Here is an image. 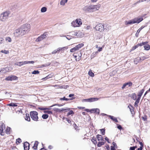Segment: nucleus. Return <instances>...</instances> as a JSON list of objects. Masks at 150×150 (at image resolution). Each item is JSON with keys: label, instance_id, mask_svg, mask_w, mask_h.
Returning <instances> with one entry per match:
<instances>
[{"label": "nucleus", "instance_id": "f257e3e1", "mask_svg": "<svg viewBox=\"0 0 150 150\" xmlns=\"http://www.w3.org/2000/svg\"><path fill=\"white\" fill-rule=\"evenodd\" d=\"M143 20L142 18H135L128 21H126L125 22L126 25H128L135 23H139Z\"/></svg>", "mask_w": 150, "mask_h": 150}, {"label": "nucleus", "instance_id": "f03ea898", "mask_svg": "<svg viewBox=\"0 0 150 150\" xmlns=\"http://www.w3.org/2000/svg\"><path fill=\"white\" fill-rule=\"evenodd\" d=\"M13 34L14 36L16 37H21L25 35L21 28L16 30Z\"/></svg>", "mask_w": 150, "mask_h": 150}, {"label": "nucleus", "instance_id": "7ed1b4c3", "mask_svg": "<svg viewBox=\"0 0 150 150\" xmlns=\"http://www.w3.org/2000/svg\"><path fill=\"white\" fill-rule=\"evenodd\" d=\"M21 28L25 35L30 30L31 26L30 24H25L23 25Z\"/></svg>", "mask_w": 150, "mask_h": 150}, {"label": "nucleus", "instance_id": "20e7f679", "mask_svg": "<svg viewBox=\"0 0 150 150\" xmlns=\"http://www.w3.org/2000/svg\"><path fill=\"white\" fill-rule=\"evenodd\" d=\"M100 6V4L95 5H91L88 7L87 10L89 11H96L99 10Z\"/></svg>", "mask_w": 150, "mask_h": 150}, {"label": "nucleus", "instance_id": "39448f33", "mask_svg": "<svg viewBox=\"0 0 150 150\" xmlns=\"http://www.w3.org/2000/svg\"><path fill=\"white\" fill-rule=\"evenodd\" d=\"M73 55L76 62L79 61L82 59V54L80 51L74 52L73 53Z\"/></svg>", "mask_w": 150, "mask_h": 150}, {"label": "nucleus", "instance_id": "423d86ee", "mask_svg": "<svg viewBox=\"0 0 150 150\" xmlns=\"http://www.w3.org/2000/svg\"><path fill=\"white\" fill-rule=\"evenodd\" d=\"M82 24V21L81 19L78 18L71 23L72 25L74 27L80 26Z\"/></svg>", "mask_w": 150, "mask_h": 150}, {"label": "nucleus", "instance_id": "0eeeda50", "mask_svg": "<svg viewBox=\"0 0 150 150\" xmlns=\"http://www.w3.org/2000/svg\"><path fill=\"white\" fill-rule=\"evenodd\" d=\"M38 112L35 111H31L30 112V115L32 119L36 121H37L38 120Z\"/></svg>", "mask_w": 150, "mask_h": 150}, {"label": "nucleus", "instance_id": "6e6552de", "mask_svg": "<svg viewBox=\"0 0 150 150\" xmlns=\"http://www.w3.org/2000/svg\"><path fill=\"white\" fill-rule=\"evenodd\" d=\"M84 45L83 43L79 44L76 46L74 47L71 49L70 50V52H74L80 49L83 47Z\"/></svg>", "mask_w": 150, "mask_h": 150}, {"label": "nucleus", "instance_id": "1a4fd4ad", "mask_svg": "<svg viewBox=\"0 0 150 150\" xmlns=\"http://www.w3.org/2000/svg\"><path fill=\"white\" fill-rule=\"evenodd\" d=\"M9 13L7 12L2 13L0 16V19L2 21H5L8 17Z\"/></svg>", "mask_w": 150, "mask_h": 150}, {"label": "nucleus", "instance_id": "9d476101", "mask_svg": "<svg viewBox=\"0 0 150 150\" xmlns=\"http://www.w3.org/2000/svg\"><path fill=\"white\" fill-rule=\"evenodd\" d=\"M6 129L5 125L3 123H0V134L2 136L5 135V131L4 130Z\"/></svg>", "mask_w": 150, "mask_h": 150}, {"label": "nucleus", "instance_id": "9b49d317", "mask_svg": "<svg viewBox=\"0 0 150 150\" xmlns=\"http://www.w3.org/2000/svg\"><path fill=\"white\" fill-rule=\"evenodd\" d=\"M105 25L104 24L101 23L97 25L96 27L95 28L97 30L99 31L100 32L103 31L104 29Z\"/></svg>", "mask_w": 150, "mask_h": 150}, {"label": "nucleus", "instance_id": "f8f14e48", "mask_svg": "<svg viewBox=\"0 0 150 150\" xmlns=\"http://www.w3.org/2000/svg\"><path fill=\"white\" fill-rule=\"evenodd\" d=\"M47 32H45L42 35L38 37L35 40V41L37 42H40L45 39L47 37Z\"/></svg>", "mask_w": 150, "mask_h": 150}, {"label": "nucleus", "instance_id": "ddd939ff", "mask_svg": "<svg viewBox=\"0 0 150 150\" xmlns=\"http://www.w3.org/2000/svg\"><path fill=\"white\" fill-rule=\"evenodd\" d=\"M148 43L147 42H142V43L138 44L137 45L133 46L131 50V51H133L137 48L138 47L141 46L143 45H145Z\"/></svg>", "mask_w": 150, "mask_h": 150}, {"label": "nucleus", "instance_id": "4468645a", "mask_svg": "<svg viewBox=\"0 0 150 150\" xmlns=\"http://www.w3.org/2000/svg\"><path fill=\"white\" fill-rule=\"evenodd\" d=\"M17 77L14 76H9L5 78V80L6 81H12L16 80L17 79Z\"/></svg>", "mask_w": 150, "mask_h": 150}, {"label": "nucleus", "instance_id": "2eb2a0df", "mask_svg": "<svg viewBox=\"0 0 150 150\" xmlns=\"http://www.w3.org/2000/svg\"><path fill=\"white\" fill-rule=\"evenodd\" d=\"M132 82L130 81L126 83H124L123 84L122 86V89L124 88L125 87L127 86H128V87H131L132 86Z\"/></svg>", "mask_w": 150, "mask_h": 150}, {"label": "nucleus", "instance_id": "dca6fc26", "mask_svg": "<svg viewBox=\"0 0 150 150\" xmlns=\"http://www.w3.org/2000/svg\"><path fill=\"white\" fill-rule=\"evenodd\" d=\"M24 150H29V149L30 144L27 142H25L23 144Z\"/></svg>", "mask_w": 150, "mask_h": 150}, {"label": "nucleus", "instance_id": "f3484780", "mask_svg": "<svg viewBox=\"0 0 150 150\" xmlns=\"http://www.w3.org/2000/svg\"><path fill=\"white\" fill-rule=\"evenodd\" d=\"M90 112L92 113H96L98 114L100 113V110L98 108L92 109L90 110Z\"/></svg>", "mask_w": 150, "mask_h": 150}, {"label": "nucleus", "instance_id": "a211bd4d", "mask_svg": "<svg viewBox=\"0 0 150 150\" xmlns=\"http://www.w3.org/2000/svg\"><path fill=\"white\" fill-rule=\"evenodd\" d=\"M26 64V61L20 62L15 64V65L19 67H21L23 65Z\"/></svg>", "mask_w": 150, "mask_h": 150}, {"label": "nucleus", "instance_id": "6ab92c4d", "mask_svg": "<svg viewBox=\"0 0 150 150\" xmlns=\"http://www.w3.org/2000/svg\"><path fill=\"white\" fill-rule=\"evenodd\" d=\"M98 98H89L88 99H83V100H86V101H88L90 102H92L93 101H96L98 100Z\"/></svg>", "mask_w": 150, "mask_h": 150}, {"label": "nucleus", "instance_id": "aec40b11", "mask_svg": "<svg viewBox=\"0 0 150 150\" xmlns=\"http://www.w3.org/2000/svg\"><path fill=\"white\" fill-rule=\"evenodd\" d=\"M128 107L130 109V112L131 114H132V115H133L135 114V112L134 110V108L133 107H132L131 105H129L128 106Z\"/></svg>", "mask_w": 150, "mask_h": 150}, {"label": "nucleus", "instance_id": "412c9836", "mask_svg": "<svg viewBox=\"0 0 150 150\" xmlns=\"http://www.w3.org/2000/svg\"><path fill=\"white\" fill-rule=\"evenodd\" d=\"M11 129L10 127H7L5 130L4 131L5 134L6 133L7 134H10V130Z\"/></svg>", "mask_w": 150, "mask_h": 150}, {"label": "nucleus", "instance_id": "4be33fe9", "mask_svg": "<svg viewBox=\"0 0 150 150\" xmlns=\"http://www.w3.org/2000/svg\"><path fill=\"white\" fill-rule=\"evenodd\" d=\"M144 27H145V26H142L139 28L138 30H137V33H136L135 34V36L136 37H138L139 33L140 32V31L143 29V28Z\"/></svg>", "mask_w": 150, "mask_h": 150}, {"label": "nucleus", "instance_id": "5701e85b", "mask_svg": "<svg viewBox=\"0 0 150 150\" xmlns=\"http://www.w3.org/2000/svg\"><path fill=\"white\" fill-rule=\"evenodd\" d=\"M38 144L39 142L38 141H35V142L33 146L32 147L35 150H37Z\"/></svg>", "mask_w": 150, "mask_h": 150}, {"label": "nucleus", "instance_id": "b1692460", "mask_svg": "<svg viewBox=\"0 0 150 150\" xmlns=\"http://www.w3.org/2000/svg\"><path fill=\"white\" fill-rule=\"evenodd\" d=\"M75 97H72V98H65V96H64L63 98H61L60 99V100H65L66 101L69 100H73L74 99H75Z\"/></svg>", "mask_w": 150, "mask_h": 150}, {"label": "nucleus", "instance_id": "393cba45", "mask_svg": "<svg viewBox=\"0 0 150 150\" xmlns=\"http://www.w3.org/2000/svg\"><path fill=\"white\" fill-rule=\"evenodd\" d=\"M144 89H142L138 93V94L137 95L138 98H138L139 99H140L142 95L144 92Z\"/></svg>", "mask_w": 150, "mask_h": 150}, {"label": "nucleus", "instance_id": "a878e982", "mask_svg": "<svg viewBox=\"0 0 150 150\" xmlns=\"http://www.w3.org/2000/svg\"><path fill=\"white\" fill-rule=\"evenodd\" d=\"M62 50V48H59L57 49V50H55L53 51L52 52V54H55L57 53H58L60 51Z\"/></svg>", "mask_w": 150, "mask_h": 150}, {"label": "nucleus", "instance_id": "bb28decb", "mask_svg": "<svg viewBox=\"0 0 150 150\" xmlns=\"http://www.w3.org/2000/svg\"><path fill=\"white\" fill-rule=\"evenodd\" d=\"M96 138L99 141H102L103 140L102 136L98 134L97 135Z\"/></svg>", "mask_w": 150, "mask_h": 150}, {"label": "nucleus", "instance_id": "cd10ccee", "mask_svg": "<svg viewBox=\"0 0 150 150\" xmlns=\"http://www.w3.org/2000/svg\"><path fill=\"white\" fill-rule=\"evenodd\" d=\"M109 117L114 122H118V121L116 118L114 117L113 116L111 115H109Z\"/></svg>", "mask_w": 150, "mask_h": 150}, {"label": "nucleus", "instance_id": "c85d7f7f", "mask_svg": "<svg viewBox=\"0 0 150 150\" xmlns=\"http://www.w3.org/2000/svg\"><path fill=\"white\" fill-rule=\"evenodd\" d=\"M91 141L95 145H96V144H97L96 138L95 137H93L92 138Z\"/></svg>", "mask_w": 150, "mask_h": 150}, {"label": "nucleus", "instance_id": "c756f323", "mask_svg": "<svg viewBox=\"0 0 150 150\" xmlns=\"http://www.w3.org/2000/svg\"><path fill=\"white\" fill-rule=\"evenodd\" d=\"M25 119L26 120H27L28 121H30V119L29 115L28 114H25Z\"/></svg>", "mask_w": 150, "mask_h": 150}, {"label": "nucleus", "instance_id": "7c9ffc66", "mask_svg": "<svg viewBox=\"0 0 150 150\" xmlns=\"http://www.w3.org/2000/svg\"><path fill=\"white\" fill-rule=\"evenodd\" d=\"M131 98L134 100H137V96L136 94L135 93L132 94L131 96Z\"/></svg>", "mask_w": 150, "mask_h": 150}, {"label": "nucleus", "instance_id": "2f4dec72", "mask_svg": "<svg viewBox=\"0 0 150 150\" xmlns=\"http://www.w3.org/2000/svg\"><path fill=\"white\" fill-rule=\"evenodd\" d=\"M140 100V99H139L138 98H137V100H136V101L135 102V103H134V106L135 107H137L138 106V103L139 102Z\"/></svg>", "mask_w": 150, "mask_h": 150}, {"label": "nucleus", "instance_id": "473e14b6", "mask_svg": "<svg viewBox=\"0 0 150 150\" xmlns=\"http://www.w3.org/2000/svg\"><path fill=\"white\" fill-rule=\"evenodd\" d=\"M105 144V143L103 142H99L98 143L97 146L98 147H100L102 145H103Z\"/></svg>", "mask_w": 150, "mask_h": 150}, {"label": "nucleus", "instance_id": "72a5a7b5", "mask_svg": "<svg viewBox=\"0 0 150 150\" xmlns=\"http://www.w3.org/2000/svg\"><path fill=\"white\" fill-rule=\"evenodd\" d=\"M68 0H61L60 4L61 5H64L66 3L67 1Z\"/></svg>", "mask_w": 150, "mask_h": 150}, {"label": "nucleus", "instance_id": "f704fd0d", "mask_svg": "<svg viewBox=\"0 0 150 150\" xmlns=\"http://www.w3.org/2000/svg\"><path fill=\"white\" fill-rule=\"evenodd\" d=\"M144 49L146 50H148L150 49V46L149 45H146L144 46Z\"/></svg>", "mask_w": 150, "mask_h": 150}, {"label": "nucleus", "instance_id": "c9c22d12", "mask_svg": "<svg viewBox=\"0 0 150 150\" xmlns=\"http://www.w3.org/2000/svg\"><path fill=\"white\" fill-rule=\"evenodd\" d=\"M98 54V52H93L91 56V59L93 58L97 54Z\"/></svg>", "mask_w": 150, "mask_h": 150}, {"label": "nucleus", "instance_id": "e433bc0d", "mask_svg": "<svg viewBox=\"0 0 150 150\" xmlns=\"http://www.w3.org/2000/svg\"><path fill=\"white\" fill-rule=\"evenodd\" d=\"M7 105L10 106L16 107L17 105L14 103H11L7 104Z\"/></svg>", "mask_w": 150, "mask_h": 150}, {"label": "nucleus", "instance_id": "4c0bfd02", "mask_svg": "<svg viewBox=\"0 0 150 150\" xmlns=\"http://www.w3.org/2000/svg\"><path fill=\"white\" fill-rule=\"evenodd\" d=\"M88 74L89 76L92 77L94 76V74L92 72L91 70H90L88 72Z\"/></svg>", "mask_w": 150, "mask_h": 150}, {"label": "nucleus", "instance_id": "58836bf2", "mask_svg": "<svg viewBox=\"0 0 150 150\" xmlns=\"http://www.w3.org/2000/svg\"><path fill=\"white\" fill-rule=\"evenodd\" d=\"M22 142V140L20 138H18L16 140V143L17 144H19Z\"/></svg>", "mask_w": 150, "mask_h": 150}, {"label": "nucleus", "instance_id": "ea45409f", "mask_svg": "<svg viewBox=\"0 0 150 150\" xmlns=\"http://www.w3.org/2000/svg\"><path fill=\"white\" fill-rule=\"evenodd\" d=\"M1 52L2 53H4L6 54H8L9 53V52L8 50H2L1 51Z\"/></svg>", "mask_w": 150, "mask_h": 150}, {"label": "nucleus", "instance_id": "a19ab883", "mask_svg": "<svg viewBox=\"0 0 150 150\" xmlns=\"http://www.w3.org/2000/svg\"><path fill=\"white\" fill-rule=\"evenodd\" d=\"M48 117H49V115H48L46 114H43L42 116V117L43 119H46L47 118H48Z\"/></svg>", "mask_w": 150, "mask_h": 150}, {"label": "nucleus", "instance_id": "79ce46f5", "mask_svg": "<svg viewBox=\"0 0 150 150\" xmlns=\"http://www.w3.org/2000/svg\"><path fill=\"white\" fill-rule=\"evenodd\" d=\"M47 11V8L46 7H42L41 10V11L42 12H45Z\"/></svg>", "mask_w": 150, "mask_h": 150}, {"label": "nucleus", "instance_id": "37998d69", "mask_svg": "<svg viewBox=\"0 0 150 150\" xmlns=\"http://www.w3.org/2000/svg\"><path fill=\"white\" fill-rule=\"evenodd\" d=\"M74 114V112L73 111L70 110V111L67 114V116L68 117L69 115Z\"/></svg>", "mask_w": 150, "mask_h": 150}, {"label": "nucleus", "instance_id": "c03bdc74", "mask_svg": "<svg viewBox=\"0 0 150 150\" xmlns=\"http://www.w3.org/2000/svg\"><path fill=\"white\" fill-rule=\"evenodd\" d=\"M38 109L40 110H49L50 109L48 108H43V107H39L38 108Z\"/></svg>", "mask_w": 150, "mask_h": 150}, {"label": "nucleus", "instance_id": "a18cd8bd", "mask_svg": "<svg viewBox=\"0 0 150 150\" xmlns=\"http://www.w3.org/2000/svg\"><path fill=\"white\" fill-rule=\"evenodd\" d=\"M6 40L9 42H11V39L10 37H7L6 38Z\"/></svg>", "mask_w": 150, "mask_h": 150}, {"label": "nucleus", "instance_id": "49530a36", "mask_svg": "<svg viewBox=\"0 0 150 150\" xmlns=\"http://www.w3.org/2000/svg\"><path fill=\"white\" fill-rule=\"evenodd\" d=\"M63 120L65 119L67 121V122H68V123H69V124H71V120L70 119H69L67 118H65V117L63 118Z\"/></svg>", "mask_w": 150, "mask_h": 150}, {"label": "nucleus", "instance_id": "de8ad7c7", "mask_svg": "<svg viewBox=\"0 0 150 150\" xmlns=\"http://www.w3.org/2000/svg\"><path fill=\"white\" fill-rule=\"evenodd\" d=\"M40 72L38 70H34L32 72V74H39Z\"/></svg>", "mask_w": 150, "mask_h": 150}, {"label": "nucleus", "instance_id": "09e8293b", "mask_svg": "<svg viewBox=\"0 0 150 150\" xmlns=\"http://www.w3.org/2000/svg\"><path fill=\"white\" fill-rule=\"evenodd\" d=\"M102 134V135H104L105 133V129H100Z\"/></svg>", "mask_w": 150, "mask_h": 150}, {"label": "nucleus", "instance_id": "8fccbe9b", "mask_svg": "<svg viewBox=\"0 0 150 150\" xmlns=\"http://www.w3.org/2000/svg\"><path fill=\"white\" fill-rule=\"evenodd\" d=\"M137 148V146H135L130 147L129 148V150H135V149Z\"/></svg>", "mask_w": 150, "mask_h": 150}, {"label": "nucleus", "instance_id": "3c124183", "mask_svg": "<svg viewBox=\"0 0 150 150\" xmlns=\"http://www.w3.org/2000/svg\"><path fill=\"white\" fill-rule=\"evenodd\" d=\"M45 113H47L48 114H52V111L46 110L44 111Z\"/></svg>", "mask_w": 150, "mask_h": 150}, {"label": "nucleus", "instance_id": "603ef678", "mask_svg": "<svg viewBox=\"0 0 150 150\" xmlns=\"http://www.w3.org/2000/svg\"><path fill=\"white\" fill-rule=\"evenodd\" d=\"M34 63V62L33 61H26V64H33Z\"/></svg>", "mask_w": 150, "mask_h": 150}, {"label": "nucleus", "instance_id": "864d4df0", "mask_svg": "<svg viewBox=\"0 0 150 150\" xmlns=\"http://www.w3.org/2000/svg\"><path fill=\"white\" fill-rule=\"evenodd\" d=\"M112 144L113 146H112L113 147H115V148H117V146L116 143L114 142H113L112 143Z\"/></svg>", "mask_w": 150, "mask_h": 150}, {"label": "nucleus", "instance_id": "5fc2aeb1", "mask_svg": "<svg viewBox=\"0 0 150 150\" xmlns=\"http://www.w3.org/2000/svg\"><path fill=\"white\" fill-rule=\"evenodd\" d=\"M103 50V48L102 47H99L97 51L96 52H98H98H100L101 51H102Z\"/></svg>", "mask_w": 150, "mask_h": 150}, {"label": "nucleus", "instance_id": "6e6d98bb", "mask_svg": "<svg viewBox=\"0 0 150 150\" xmlns=\"http://www.w3.org/2000/svg\"><path fill=\"white\" fill-rule=\"evenodd\" d=\"M47 76V77H48L49 78H52L53 77V75L52 74H50L48 75Z\"/></svg>", "mask_w": 150, "mask_h": 150}, {"label": "nucleus", "instance_id": "4d7b16f0", "mask_svg": "<svg viewBox=\"0 0 150 150\" xmlns=\"http://www.w3.org/2000/svg\"><path fill=\"white\" fill-rule=\"evenodd\" d=\"M146 0H139V1H137L136 3V4H137L138 3H140L141 2H143L144 1H146Z\"/></svg>", "mask_w": 150, "mask_h": 150}, {"label": "nucleus", "instance_id": "13d9d810", "mask_svg": "<svg viewBox=\"0 0 150 150\" xmlns=\"http://www.w3.org/2000/svg\"><path fill=\"white\" fill-rule=\"evenodd\" d=\"M139 142V144L140 145V147H142V148H143V147H144V145H143V144L142 142Z\"/></svg>", "mask_w": 150, "mask_h": 150}, {"label": "nucleus", "instance_id": "bf43d9fd", "mask_svg": "<svg viewBox=\"0 0 150 150\" xmlns=\"http://www.w3.org/2000/svg\"><path fill=\"white\" fill-rule=\"evenodd\" d=\"M105 139L106 141H107V142L108 143H109L110 142H109V139H108V138L107 137H105Z\"/></svg>", "mask_w": 150, "mask_h": 150}, {"label": "nucleus", "instance_id": "052dcab7", "mask_svg": "<svg viewBox=\"0 0 150 150\" xmlns=\"http://www.w3.org/2000/svg\"><path fill=\"white\" fill-rule=\"evenodd\" d=\"M49 79L48 77H47V76H46V77L42 79V80L43 81H45L46 80V79Z\"/></svg>", "mask_w": 150, "mask_h": 150}, {"label": "nucleus", "instance_id": "680f3d73", "mask_svg": "<svg viewBox=\"0 0 150 150\" xmlns=\"http://www.w3.org/2000/svg\"><path fill=\"white\" fill-rule=\"evenodd\" d=\"M105 147L107 150H110V147L108 145H107Z\"/></svg>", "mask_w": 150, "mask_h": 150}, {"label": "nucleus", "instance_id": "e2e57ef3", "mask_svg": "<svg viewBox=\"0 0 150 150\" xmlns=\"http://www.w3.org/2000/svg\"><path fill=\"white\" fill-rule=\"evenodd\" d=\"M117 127L120 130L121 129H122V127L120 125H119Z\"/></svg>", "mask_w": 150, "mask_h": 150}, {"label": "nucleus", "instance_id": "0e129e2a", "mask_svg": "<svg viewBox=\"0 0 150 150\" xmlns=\"http://www.w3.org/2000/svg\"><path fill=\"white\" fill-rule=\"evenodd\" d=\"M74 96V94H70L69 95V97H73V96Z\"/></svg>", "mask_w": 150, "mask_h": 150}, {"label": "nucleus", "instance_id": "69168bd1", "mask_svg": "<svg viewBox=\"0 0 150 150\" xmlns=\"http://www.w3.org/2000/svg\"><path fill=\"white\" fill-rule=\"evenodd\" d=\"M78 108L79 109H83L85 108V107H78Z\"/></svg>", "mask_w": 150, "mask_h": 150}, {"label": "nucleus", "instance_id": "338daca9", "mask_svg": "<svg viewBox=\"0 0 150 150\" xmlns=\"http://www.w3.org/2000/svg\"><path fill=\"white\" fill-rule=\"evenodd\" d=\"M111 150H116L115 147H113L112 146H111Z\"/></svg>", "mask_w": 150, "mask_h": 150}, {"label": "nucleus", "instance_id": "774afa93", "mask_svg": "<svg viewBox=\"0 0 150 150\" xmlns=\"http://www.w3.org/2000/svg\"><path fill=\"white\" fill-rule=\"evenodd\" d=\"M48 148L51 149H52L53 148V146H52V145H49V146H48Z\"/></svg>", "mask_w": 150, "mask_h": 150}]
</instances>
